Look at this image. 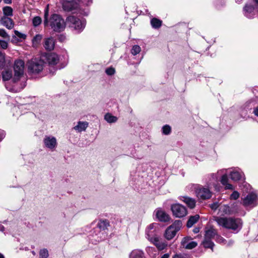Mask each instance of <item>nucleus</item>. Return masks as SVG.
<instances>
[{"label":"nucleus","mask_w":258,"mask_h":258,"mask_svg":"<svg viewBox=\"0 0 258 258\" xmlns=\"http://www.w3.org/2000/svg\"><path fill=\"white\" fill-rule=\"evenodd\" d=\"M4 134L3 133V131H1L0 132V141L1 140V139L4 137Z\"/></svg>","instance_id":"nucleus-51"},{"label":"nucleus","mask_w":258,"mask_h":258,"mask_svg":"<svg viewBox=\"0 0 258 258\" xmlns=\"http://www.w3.org/2000/svg\"><path fill=\"white\" fill-rule=\"evenodd\" d=\"M152 26L154 28H158L161 26L162 21L157 18H153L151 20Z\"/></svg>","instance_id":"nucleus-29"},{"label":"nucleus","mask_w":258,"mask_h":258,"mask_svg":"<svg viewBox=\"0 0 258 258\" xmlns=\"http://www.w3.org/2000/svg\"><path fill=\"white\" fill-rule=\"evenodd\" d=\"M217 235V231L213 227L206 230L204 240L203 241V245L206 248H213L214 243L211 241V239Z\"/></svg>","instance_id":"nucleus-6"},{"label":"nucleus","mask_w":258,"mask_h":258,"mask_svg":"<svg viewBox=\"0 0 258 258\" xmlns=\"http://www.w3.org/2000/svg\"><path fill=\"white\" fill-rule=\"evenodd\" d=\"M255 9L258 10V8L255 7V5L254 6L252 5H246L244 8L245 16L249 17V14H252Z\"/></svg>","instance_id":"nucleus-21"},{"label":"nucleus","mask_w":258,"mask_h":258,"mask_svg":"<svg viewBox=\"0 0 258 258\" xmlns=\"http://www.w3.org/2000/svg\"><path fill=\"white\" fill-rule=\"evenodd\" d=\"M156 216L157 218L161 222H167L170 219L169 215L161 209L156 210Z\"/></svg>","instance_id":"nucleus-13"},{"label":"nucleus","mask_w":258,"mask_h":258,"mask_svg":"<svg viewBox=\"0 0 258 258\" xmlns=\"http://www.w3.org/2000/svg\"><path fill=\"white\" fill-rule=\"evenodd\" d=\"M230 178L234 181L240 180L242 176V174L237 171H233L230 174Z\"/></svg>","instance_id":"nucleus-27"},{"label":"nucleus","mask_w":258,"mask_h":258,"mask_svg":"<svg viewBox=\"0 0 258 258\" xmlns=\"http://www.w3.org/2000/svg\"><path fill=\"white\" fill-rule=\"evenodd\" d=\"M219 206V204L217 202L214 203L210 205V208L214 210H216Z\"/></svg>","instance_id":"nucleus-44"},{"label":"nucleus","mask_w":258,"mask_h":258,"mask_svg":"<svg viewBox=\"0 0 258 258\" xmlns=\"http://www.w3.org/2000/svg\"><path fill=\"white\" fill-rule=\"evenodd\" d=\"M216 240L219 243H224L225 241V239L221 236L219 235H216Z\"/></svg>","instance_id":"nucleus-45"},{"label":"nucleus","mask_w":258,"mask_h":258,"mask_svg":"<svg viewBox=\"0 0 258 258\" xmlns=\"http://www.w3.org/2000/svg\"><path fill=\"white\" fill-rule=\"evenodd\" d=\"M88 126V122L87 121H79L77 125L74 127V130L78 132H81L85 131Z\"/></svg>","instance_id":"nucleus-18"},{"label":"nucleus","mask_w":258,"mask_h":258,"mask_svg":"<svg viewBox=\"0 0 258 258\" xmlns=\"http://www.w3.org/2000/svg\"><path fill=\"white\" fill-rule=\"evenodd\" d=\"M257 195L254 193L248 194L245 198L242 199V204L245 207H253L257 205Z\"/></svg>","instance_id":"nucleus-9"},{"label":"nucleus","mask_w":258,"mask_h":258,"mask_svg":"<svg viewBox=\"0 0 258 258\" xmlns=\"http://www.w3.org/2000/svg\"><path fill=\"white\" fill-rule=\"evenodd\" d=\"M182 227V223L179 220L175 221L171 225L169 226L165 231L164 236L168 240H171L176 235Z\"/></svg>","instance_id":"nucleus-4"},{"label":"nucleus","mask_w":258,"mask_h":258,"mask_svg":"<svg viewBox=\"0 0 258 258\" xmlns=\"http://www.w3.org/2000/svg\"><path fill=\"white\" fill-rule=\"evenodd\" d=\"M226 171L225 169H223L221 171H219L217 172V173H212L210 175L211 177V178H212V180H213V181H217V179H218V176H217V174L219 173L220 172H223L224 171Z\"/></svg>","instance_id":"nucleus-41"},{"label":"nucleus","mask_w":258,"mask_h":258,"mask_svg":"<svg viewBox=\"0 0 258 258\" xmlns=\"http://www.w3.org/2000/svg\"><path fill=\"white\" fill-rule=\"evenodd\" d=\"M0 36L6 39L8 41H9L10 40V36L4 29H0Z\"/></svg>","instance_id":"nucleus-35"},{"label":"nucleus","mask_w":258,"mask_h":258,"mask_svg":"<svg viewBox=\"0 0 258 258\" xmlns=\"http://www.w3.org/2000/svg\"><path fill=\"white\" fill-rule=\"evenodd\" d=\"M28 72L32 74H38L43 69L44 62L36 58H32L27 63Z\"/></svg>","instance_id":"nucleus-3"},{"label":"nucleus","mask_w":258,"mask_h":258,"mask_svg":"<svg viewBox=\"0 0 258 258\" xmlns=\"http://www.w3.org/2000/svg\"><path fill=\"white\" fill-rule=\"evenodd\" d=\"M41 22V19L39 17H35L33 19V24L35 27L40 25Z\"/></svg>","instance_id":"nucleus-36"},{"label":"nucleus","mask_w":258,"mask_h":258,"mask_svg":"<svg viewBox=\"0 0 258 258\" xmlns=\"http://www.w3.org/2000/svg\"><path fill=\"white\" fill-rule=\"evenodd\" d=\"M255 7L258 8V0H254Z\"/></svg>","instance_id":"nucleus-52"},{"label":"nucleus","mask_w":258,"mask_h":258,"mask_svg":"<svg viewBox=\"0 0 258 258\" xmlns=\"http://www.w3.org/2000/svg\"><path fill=\"white\" fill-rule=\"evenodd\" d=\"M14 32L15 34L20 38L25 39L26 38V35L25 34H22L17 30H15Z\"/></svg>","instance_id":"nucleus-43"},{"label":"nucleus","mask_w":258,"mask_h":258,"mask_svg":"<svg viewBox=\"0 0 258 258\" xmlns=\"http://www.w3.org/2000/svg\"><path fill=\"white\" fill-rule=\"evenodd\" d=\"M5 4H10L12 3V0H4Z\"/></svg>","instance_id":"nucleus-50"},{"label":"nucleus","mask_w":258,"mask_h":258,"mask_svg":"<svg viewBox=\"0 0 258 258\" xmlns=\"http://www.w3.org/2000/svg\"><path fill=\"white\" fill-rule=\"evenodd\" d=\"M172 214L176 218H182L187 214L186 208L179 204H174L171 206Z\"/></svg>","instance_id":"nucleus-7"},{"label":"nucleus","mask_w":258,"mask_h":258,"mask_svg":"<svg viewBox=\"0 0 258 258\" xmlns=\"http://www.w3.org/2000/svg\"><path fill=\"white\" fill-rule=\"evenodd\" d=\"M4 14L6 16H11L13 15V9L11 7L6 6L3 9Z\"/></svg>","instance_id":"nucleus-33"},{"label":"nucleus","mask_w":258,"mask_h":258,"mask_svg":"<svg viewBox=\"0 0 258 258\" xmlns=\"http://www.w3.org/2000/svg\"><path fill=\"white\" fill-rule=\"evenodd\" d=\"M163 133L165 135H168L171 132V127L170 126L166 125L162 128Z\"/></svg>","instance_id":"nucleus-38"},{"label":"nucleus","mask_w":258,"mask_h":258,"mask_svg":"<svg viewBox=\"0 0 258 258\" xmlns=\"http://www.w3.org/2000/svg\"><path fill=\"white\" fill-rule=\"evenodd\" d=\"M24 62L20 59L17 60L15 61L14 69V82L17 81L19 78L23 75L24 69Z\"/></svg>","instance_id":"nucleus-8"},{"label":"nucleus","mask_w":258,"mask_h":258,"mask_svg":"<svg viewBox=\"0 0 258 258\" xmlns=\"http://www.w3.org/2000/svg\"><path fill=\"white\" fill-rule=\"evenodd\" d=\"M228 178L226 173H224L221 179V183L225 186L226 189H233V186L231 184L228 183Z\"/></svg>","instance_id":"nucleus-19"},{"label":"nucleus","mask_w":258,"mask_h":258,"mask_svg":"<svg viewBox=\"0 0 258 258\" xmlns=\"http://www.w3.org/2000/svg\"><path fill=\"white\" fill-rule=\"evenodd\" d=\"M179 199L185 203L190 209L194 208L196 206V202L194 199L186 196H180Z\"/></svg>","instance_id":"nucleus-14"},{"label":"nucleus","mask_w":258,"mask_h":258,"mask_svg":"<svg viewBox=\"0 0 258 258\" xmlns=\"http://www.w3.org/2000/svg\"><path fill=\"white\" fill-rule=\"evenodd\" d=\"M46 60L49 64L54 65L59 61L58 56L55 53H49L46 56Z\"/></svg>","instance_id":"nucleus-16"},{"label":"nucleus","mask_w":258,"mask_h":258,"mask_svg":"<svg viewBox=\"0 0 258 258\" xmlns=\"http://www.w3.org/2000/svg\"><path fill=\"white\" fill-rule=\"evenodd\" d=\"M0 258H5L3 254L0 253Z\"/></svg>","instance_id":"nucleus-57"},{"label":"nucleus","mask_w":258,"mask_h":258,"mask_svg":"<svg viewBox=\"0 0 258 258\" xmlns=\"http://www.w3.org/2000/svg\"><path fill=\"white\" fill-rule=\"evenodd\" d=\"M12 77V72L11 71L6 70L3 73V79L4 81H8Z\"/></svg>","instance_id":"nucleus-31"},{"label":"nucleus","mask_w":258,"mask_h":258,"mask_svg":"<svg viewBox=\"0 0 258 258\" xmlns=\"http://www.w3.org/2000/svg\"><path fill=\"white\" fill-rule=\"evenodd\" d=\"M173 258H184L183 256L180 255H178V254H176L175 255Z\"/></svg>","instance_id":"nucleus-49"},{"label":"nucleus","mask_w":258,"mask_h":258,"mask_svg":"<svg viewBox=\"0 0 258 258\" xmlns=\"http://www.w3.org/2000/svg\"><path fill=\"white\" fill-rule=\"evenodd\" d=\"M199 231V228H195L194 229V232L196 233H198Z\"/></svg>","instance_id":"nucleus-53"},{"label":"nucleus","mask_w":258,"mask_h":258,"mask_svg":"<svg viewBox=\"0 0 258 258\" xmlns=\"http://www.w3.org/2000/svg\"><path fill=\"white\" fill-rule=\"evenodd\" d=\"M150 240L156 246L159 250H163L167 246L166 242L163 241L157 237H152Z\"/></svg>","instance_id":"nucleus-12"},{"label":"nucleus","mask_w":258,"mask_h":258,"mask_svg":"<svg viewBox=\"0 0 258 258\" xmlns=\"http://www.w3.org/2000/svg\"><path fill=\"white\" fill-rule=\"evenodd\" d=\"M239 197V194L237 191H234L230 196V199L232 200H237Z\"/></svg>","instance_id":"nucleus-40"},{"label":"nucleus","mask_w":258,"mask_h":258,"mask_svg":"<svg viewBox=\"0 0 258 258\" xmlns=\"http://www.w3.org/2000/svg\"><path fill=\"white\" fill-rule=\"evenodd\" d=\"M48 256V252L46 249H43L40 251V258H47Z\"/></svg>","instance_id":"nucleus-37"},{"label":"nucleus","mask_w":258,"mask_h":258,"mask_svg":"<svg viewBox=\"0 0 258 258\" xmlns=\"http://www.w3.org/2000/svg\"><path fill=\"white\" fill-rule=\"evenodd\" d=\"M199 218L200 216L198 215L190 216L187 222V227L188 228L192 227L194 224L198 222V220L199 219Z\"/></svg>","instance_id":"nucleus-25"},{"label":"nucleus","mask_w":258,"mask_h":258,"mask_svg":"<svg viewBox=\"0 0 258 258\" xmlns=\"http://www.w3.org/2000/svg\"><path fill=\"white\" fill-rule=\"evenodd\" d=\"M170 256V254L169 253H165V254H164L161 257V258H169Z\"/></svg>","instance_id":"nucleus-47"},{"label":"nucleus","mask_w":258,"mask_h":258,"mask_svg":"<svg viewBox=\"0 0 258 258\" xmlns=\"http://www.w3.org/2000/svg\"><path fill=\"white\" fill-rule=\"evenodd\" d=\"M63 8L65 10L70 11L76 9L77 5H75L73 2H67L63 3Z\"/></svg>","instance_id":"nucleus-23"},{"label":"nucleus","mask_w":258,"mask_h":258,"mask_svg":"<svg viewBox=\"0 0 258 258\" xmlns=\"http://www.w3.org/2000/svg\"><path fill=\"white\" fill-rule=\"evenodd\" d=\"M115 69L111 67L107 68L105 71L106 73L108 75L110 76L113 75L115 73Z\"/></svg>","instance_id":"nucleus-42"},{"label":"nucleus","mask_w":258,"mask_h":258,"mask_svg":"<svg viewBox=\"0 0 258 258\" xmlns=\"http://www.w3.org/2000/svg\"><path fill=\"white\" fill-rule=\"evenodd\" d=\"M54 45V40L52 37L45 38L44 40V47L47 50H53Z\"/></svg>","instance_id":"nucleus-17"},{"label":"nucleus","mask_w":258,"mask_h":258,"mask_svg":"<svg viewBox=\"0 0 258 258\" xmlns=\"http://www.w3.org/2000/svg\"><path fill=\"white\" fill-rule=\"evenodd\" d=\"M43 143L45 147L51 150H53L57 146L56 139L52 136H45L43 139Z\"/></svg>","instance_id":"nucleus-10"},{"label":"nucleus","mask_w":258,"mask_h":258,"mask_svg":"<svg viewBox=\"0 0 258 258\" xmlns=\"http://www.w3.org/2000/svg\"><path fill=\"white\" fill-rule=\"evenodd\" d=\"M141 47L139 45H135L133 46V48L131 50V53L133 55H135L139 53L141 51Z\"/></svg>","instance_id":"nucleus-34"},{"label":"nucleus","mask_w":258,"mask_h":258,"mask_svg":"<svg viewBox=\"0 0 258 258\" xmlns=\"http://www.w3.org/2000/svg\"><path fill=\"white\" fill-rule=\"evenodd\" d=\"M236 2L237 3H240L241 2L242 0H235Z\"/></svg>","instance_id":"nucleus-58"},{"label":"nucleus","mask_w":258,"mask_h":258,"mask_svg":"<svg viewBox=\"0 0 258 258\" xmlns=\"http://www.w3.org/2000/svg\"><path fill=\"white\" fill-rule=\"evenodd\" d=\"M48 15V12L47 10L44 15V24L45 26L48 25L49 23L51 29L55 32H60L64 29L66 23L64 20L59 15L57 14L52 15L50 18L49 22H48L47 19Z\"/></svg>","instance_id":"nucleus-1"},{"label":"nucleus","mask_w":258,"mask_h":258,"mask_svg":"<svg viewBox=\"0 0 258 258\" xmlns=\"http://www.w3.org/2000/svg\"><path fill=\"white\" fill-rule=\"evenodd\" d=\"M0 230L2 231L4 230V227L3 226L0 225Z\"/></svg>","instance_id":"nucleus-56"},{"label":"nucleus","mask_w":258,"mask_h":258,"mask_svg":"<svg viewBox=\"0 0 258 258\" xmlns=\"http://www.w3.org/2000/svg\"><path fill=\"white\" fill-rule=\"evenodd\" d=\"M67 22L69 26L74 28L78 32H81L85 26V22L74 16H70L67 19Z\"/></svg>","instance_id":"nucleus-5"},{"label":"nucleus","mask_w":258,"mask_h":258,"mask_svg":"<svg viewBox=\"0 0 258 258\" xmlns=\"http://www.w3.org/2000/svg\"><path fill=\"white\" fill-rule=\"evenodd\" d=\"M11 63L10 60L6 59L5 54L0 52V69L3 68L6 64H10Z\"/></svg>","instance_id":"nucleus-26"},{"label":"nucleus","mask_w":258,"mask_h":258,"mask_svg":"<svg viewBox=\"0 0 258 258\" xmlns=\"http://www.w3.org/2000/svg\"><path fill=\"white\" fill-rule=\"evenodd\" d=\"M130 256V258H145L143 252L138 249L133 250Z\"/></svg>","instance_id":"nucleus-22"},{"label":"nucleus","mask_w":258,"mask_h":258,"mask_svg":"<svg viewBox=\"0 0 258 258\" xmlns=\"http://www.w3.org/2000/svg\"><path fill=\"white\" fill-rule=\"evenodd\" d=\"M8 41L7 40V41L0 40V45L3 49L7 48L8 46Z\"/></svg>","instance_id":"nucleus-39"},{"label":"nucleus","mask_w":258,"mask_h":258,"mask_svg":"<svg viewBox=\"0 0 258 258\" xmlns=\"http://www.w3.org/2000/svg\"><path fill=\"white\" fill-rule=\"evenodd\" d=\"M82 2L86 5H89L92 3V0H82Z\"/></svg>","instance_id":"nucleus-46"},{"label":"nucleus","mask_w":258,"mask_h":258,"mask_svg":"<svg viewBox=\"0 0 258 258\" xmlns=\"http://www.w3.org/2000/svg\"><path fill=\"white\" fill-rule=\"evenodd\" d=\"M215 220L218 224L225 228L233 231H239L242 227V222L240 219L231 217H215Z\"/></svg>","instance_id":"nucleus-2"},{"label":"nucleus","mask_w":258,"mask_h":258,"mask_svg":"<svg viewBox=\"0 0 258 258\" xmlns=\"http://www.w3.org/2000/svg\"><path fill=\"white\" fill-rule=\"evenodd\" d=\"M42 38L41 35H36L32 39L33 46L34 47H37V45L40 43Z\"/></svg>","instance_id":"nucleus-30"},{"label":"nucleus","mask_w":258,"mask_h":258,"mask_svg":"<svg viewBox=\"0 0 258 258\" xmlns=\"http://www.w3.org/2000/svg\"><path fill=\"white\" fill-rule=\"evenodd\" d=\"M196 194L198 198L202 200L209 199L212 196V193L209 189L204 187L198 189Z\"/></svg>","instance_id":"nucleus-11"},{"label":"nucleus","mask_w":258,"mask_h":258,"mask_svg":"<svg viewBox=\"0 0 258 258\" xmlns=\"http://www.w3.org/2000/svg\"><path fill=\"white\" fill-rule=\"evenodd\" d=\"M220 210L221 213L225 215H231L234 213V211L227 205L222 206Z\"/></svg>","instance_id":"nucleus-24"},{"label":"nucleus","mask_w":258,"mask_h":258,"mask_svg":"<svg viewBox=\"0 0 258 258\" xmlns=\"http://www.w3.org/2000/svg\"><path fill=\"white\" fill-rule=\"evenodd\" d=\"M105 120L108 123L115 122L117 120V117L112 115L110 113H106L104 116Z\"/></svg>","instance_id":"nucleus-28"},{"label":"nucleus","mask_w":258,"mask_h":258,"mask_svg":"<svg viewBox=\"0 0 258 258\" xmlns=\"http://www.w3.org/2000/svg\"><path fill=\"white\" fill-rule=\"evenodd\" d=\"M253 112L255 115L258 116V107L254 110Z\"/></svg>","instance_id":"nucleus-48"},{"label":"nucleus","mask_w":258,"mask_h":258,"mask_svg":"<svg viewBox=\"0 0 258 258\" xmlns=\"http://www.w3.org/2000/svg\"><path fill=\"white\" fill-rule=\"evenodd\" d=\"M109 225V222L106 220H100L98 223V226L101 229L104 230Z\"/></svg>","instance_id":"nucleus-32"},{"label":"nucleus","mask_w":258,"mask_h":258,"mask_svg":"<svg viewBox=\"0 0 258 258\" xmlns=\"http://www.w3.org/2000/svg\"><path fill=\"white\" fill-rule=\"evenodd\" d=\"M1 22L2 25L9 29H12L14 26L13 20L8 17H4L2 18Z\"/></svg>","instance_id":"nucleus-20"},{"label":"nucleus","mask_w":258,"mask_h":258,"mask_svg":"<svg viewBox=\"0 0 258 258\" xmlns=\"http://www.w3.org/2000/svg\"><path fill=\"white\" fill-rule=\"evenodd\" d=\"M18 109H19V108H18V107H15H15H13V110L14 111H18Z\"/></svg>","instance_id":"nucleus-54"},{"label":"nucleus","mask_w":258,"mask_h":258,"mask_svg":"<svg viewBox=\"0 0 258 258\" xmlns=\"http://www.w3.org/2000/svg\"><path fill=\"white\" fill-rule=\"evenodd\" d=\"M153 227H154V224H152L149 226L148 228L151 229L153 228Z\"/></svg>","instance_id":"nucleus-55"},{"label":"nucleus","mask_w":258,"mask_h":258,"mask_svg":"<svg viewBox=\"0 0 258 258\" xmlns=\"http://www.w3.org/2000/svg\"><path fill=\"white\" fill-rule=\"evenodd\" d=\"M189 240V237H185L181 241L182 245L186 249H191L196 247L198 244L195 241L188 242Z\"/></svg>","instance_id":"nucleus-15"}]
</instances>
